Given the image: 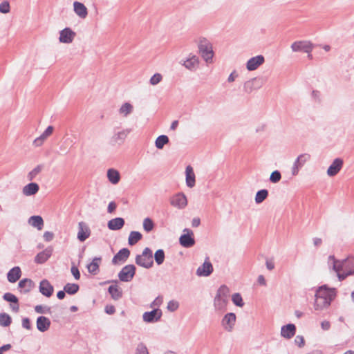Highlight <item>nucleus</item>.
<instances>
[{"instance_id":"f257e3e1","label":"nucleus","mask_w":354,"mask_h":354,"mask_svg":"<svg viewBox=\"0 0 354 354\" xmlns=\"http://www.w3.org/2000/svg\"><path fill=\"white\" fill-rule=\"evenodd\" d=\"M328 265L334 271H342L351 275L354 274V258L348 257L342 261L335 259L333 255L328 257Z\"/></svg>"},{"instance_id":"f03ea898","label":"nucleus","mask_w":354,"mask_h":354,"mask_svg":"<svg viewBox=\"0 0 354 354\" xmlns=\"http://www.w3.org/2000/svg\"><path fill=\"white\" fill-rule=\"evenodd\" d=\"M230 289L225 285L221 286L214 299V307L216 311L223 312L226 310L229 301Z\"/></svg>"},{"instance_id":"7ed1b4c3","label":"nucleus","mask_w":354,"mask_h":354,"mask_svg":"<svg viewBox=\"0 0 354 354\" xmlns=\"http://www.w3.org/2000/svg\"><path fill=\"white\" fill-rule=\"evenodd\" d=\"M198 50L202 57L207 63H211L214 56L212 45L211 42L205 37H201L198 40Z\"/></svg>"},{"instance_id":"20e7f679","label":"nucleus","mask_w":354,"mask_h":354,"mask_svg":"<svg viewBox=\"0 0 354 354\" xmlns=\"http://www.w3.org/2000/svg\"><path fill=\"white\" fill-rule=\"evenodd\" d=\"M136 263L147 269L151 268L153 265L152 250L145 248L141 254L136 256Z\"/></svg>"},{"instance_id":"39448f33","label":"nucleus","mask_w":354,"mask_h":354,"mask_svg":"<svg viewBox=\"0 0 354 354\" xmlns=\"http://www.w3.org/2000/svg\"><path fill=\"white\" fill-rule=\"evenodd\" d=\"M314 45L312 42L307 40H299L293 42L291 44V49L292 52H303L310 53L313 50Z\"/></svg>"},{"instance_id":"423d86ee","label":"nucleus","mask_w":354,"mask_h":354,"mask_svg":"<svg viewBox=\"0 0 354 354\" xmlns=\"http://www.w3.org/2000/svg\"><path fill=\"white\" fill-rule=\"evenodd\" d=\"M130 131L131 130L128 129H122L120 131L115 129L113 134L110 138V144L113 146L122 145Z\"/></svg>"},{"instance_id":"0eeeda50","label":"nucleus","mask_w":354,"mask_h":354,"mask_svg":"<svg viewBox=\"0 0 354 354\" xmlns=\"http://www.w3.org/2000/svg\"><path fill=\"white\" fill-rule=\"evenodd\" d=\"M136 273V267L132 264L127 265L122 268L118 273V278L121 281L129 282L132 280Z\"/></svg>"},{"instance_id":"6e6552de","label":"nucleus","mask_w":354,"mask_h":354,"mask_svg":"<svg viewBox=\"0 0 354 354\" xmlns=\"http://www.w3.org/2000/svg\"><path fill=\"white\" fill-rule=\"evenodd\" d=\"M310 159V155L305 153L300 154L295 160L292 168V175L295 176L299 174L300 169Z\"/></svg>"},{"instance_id":"1a4fd4ad","label":"nucleus","mask_w":354,"mask_h":354,"mask_svg":"<svg viewBox=\"0 0 354 354\" xmlns=\"http://www.w3.org/2000/svg\"><path fill=\"white\" fill-rule=\"evenodd\" d=\"M170 204L178 209H184L187 205V198L183 192L174 194L170 198Z\"/></svg>"},{"instance_id":"9d476101","label":"nucleus","mask_w":354,"mask_h":354,"mask_svg":"<svg viewBox=\"0 0 354 354\" xmlns=\"http://www.w3.org/2000/svg\"><path fill=\"white\" fill-rule=\"evenodd\" d=\"M185 234H182L179 238L180 244L184 248H191L195 244V240L193 237V232L187 228L183 230Z\"/></svg>"},{"instance_id":"9b49d317","label":"nucleus","mask_w":354,"mask_h":354,"mask_svg":"<svg viewBox=\"0 0 354 354\" xmlns=\"http://www.w3.org/2000/svg\"><path fill=\"white\" fill-rule=\"evenodd\" d=\"M236 320V315L234 313H228L224 315L221 320V326L227 332L233 330Z\"/></svg>"},{"instance_id":"f8f14e48","label":"nucleus","mask_w":354,"mask_h":354,"mask_svg":"<svg viewBox=\"0 0 354 354\" xmlns=\"http://www.w3.org/2000/svg\"><path fill=\"white\" fill-rule=\"evenodd\" d=\"M315 296L323 299H330L331 302L336 296V290L335 288H330L326 285H324L317 290Z\"/></svg>"},{"instance_id":"ddd939ff","label":"nucleus","mask_w":354,"mask_h":354,"mask_svg":"<svg viewBox=\"0 0 354 354\" xmlns=\"http://www.w3.org/2000/svg\"><path fill=\"white\" fill-rule=\"evenodd\" d=\"M265 62V57L262 55H259L249 59L245 64L246 68L249 71L257 70Z\"/></svg>"},{"instance_id":"4468645a","label":"nucleus","mask_w":354,"mask_h":354,"mask_svg":"<svg viewBox=\"0 0 354 354\" xmlns=\"http://www.w3.org/2000/svg\"><path fill=\"white\" fill-rule=\"evenodd\" d=\"M162 317V311L159 308L153 309L150 312H145L142 315L143 321L147 323H153L159 321Z\"/></svg>"},{"instance_id":"2eb2a0df","label":"nucleus","mask_w":354,"mask_h":354,"mask_svg":"<svg viewBox=\"0 0 354 354\" xmlns=\"http://www.w3.org/2000/svg\"><path fill=\"white\" fill-rule=\"evenodd\" d=\"M91 235V230L88 225L83 221H80L78 223V232H77V239L84 242L86 241Z\"/></svg>"},{"instance_id":"dca6fc26","label":"nucleus","mask_w":354,"mask_h":354,"mask_svg":"<svg viewBox=\"0 0 354 354\" xmlns=\"http://www.w3.org/2000/svg\"><path fill=\"white\" fill-rule=\"evenodd\" d=\"M75 35L76 33L70 28H65L59 32V41L61 43L71 44Z\"/></svg>"},{"instance_id":"f3484780","label":"nucleus","mask_w":354,"mask_h":354,"mask_svg":"<svg viewBox=\"0 0 354 354\" xmlns=\"http://www.w3.org/2000/svg\"><path fill=\"white\" fill-rule=\"evenodd\" d=\"M199 59L194 55H189V56L183 61L182 65L190 71H195L199 66Z\"/></svg>"},{"instance_id":"a211bd4d","label":"nucleus","mask_w":354,"mask_h":354,"mask_svg":"<svg viewBox=\"0 0 354 354\" xmlns=\"http://www.w3.org/2000/svg\"><path fill=\"white\" fill-rule=\"evenodd\" d=\"M343 164L344 162L342 159L339 158H335L328 168L327 175L330 177L336 176L342 169Z\"/></svg>"},{"instance_id":"6ab92c4d","label":"nucleus","mask_w":354,"mask_h":354,"mask_svg":"<svg viewBox=\"0 0 354 354\" xmlns=\"http://www.w3.org/2000/svg\"><path fill=\"white\" fill-rule=\"evenodd\" d=\"M262 83L260 80L254 77L246 81L243 84V90L247 93H250L254 90L259 89L261 87Z\"/></svg>"},{"instance_id":"aec40b11","label":"nucleus","mask_w":354,"mask_h":354,"mask_svg":"<svg viewBox=\"0 0 354 354\" xmlns=\"http://www.w3.org/2000/svg\"><path fill=\"white\" fill-rule=\"evenodd\" d=\"M130 255V251L128 248H122L113 257L112 263L114 265L124 263Z\"/></svg>"},{"instance_id":"412c9836","label":"nucleus","mask_w":354,"mask_h":354,"mask_svg":"<svg viewBox=\"0 0 354 354\" xmlns=\"http://www.w3.org/2000/svg\"><path fill=\"white\" fill-rule=\"evenodd\" d=\"M213 272V266L207 260L203 264L199 266L196 270V274L199 277H207Z\"/></svg>"},{"instance_id":"4be33fe9","label":"nucleus","mask_w":354,"mask_h":354,"mask_svg":"<svg viewBox=\"0 0 354 354\" xmlns=\"http://www.w3.org/2000/svg\"><path fill=\"white\" fill-rule=\"evenodd\" d=\"M73 11L80 19H84L88 15V9L84 3L75 1L73 2Z\"/></svg>"},{"instance_id":"5701e85b","label":"nucleus","mask_w":354,"mask_h":354,"mask_svg":"<svg viewBox=\"0 0 354 354\" xmlns=\"http://www.w3.org/2000/svg\"><path fill=\"white\" fill-rule=\"evenodd\" d=\"M39 292L44 296L50 297L53 293V286L47 279H43L39 283Z\"/></svg>"},{"instance_id":"b1692460","label":"nucleus","mask_w":354,"mask_h":354,"mask_svg":"<svg viewBox=\"0 0 354 354\" xmlns=\"http://www.w3.org/2000/svg\"><path fill=\"white\" fill-rule=\"evenodd\" d=\"M3 298L6 301L12 303L10 304V308L12 311L17 313L19 310V300L18 298L10 292H6L3 295Z\"/></svg>"},{"instance_id":"393cba45","label":"nucleus","mask_w":354,"mask_h":354,"mask_svg":"<svg viewBox=\"0 0 354 354\" xmlns=\"http://www.w3.org/2000/svg\"><path fill=\"white\" fill-rule=\"evenodd\" d=\"M330 299H323L315 296L314 308L315 310L322 311L330 306Z\"/></svg>"},{"instance_id":"a878e982","label":"nucleus","mask_w":354,"mask_h":354,"mask_svg":"<svg viewBox=\"0 0 354 354\" xmlns=\"http://www.w3.org/2000/svg\"><path fill=\"white\" fill-rule=\"evenodd\" d=\"M37 328L40 332H45L48 330L50 326V321L48 318L44 316H39L37 319Z\"/></svg>"},{"instance_id":"bb28decb","label":"nucleus","mask_w":354,"mask_h":354,"mask_svg":"<svg viewBox=\"0 0 354 354\" xmlns=\"http://www.w3.org/2000/svg\"><path fill=\"white\" fill-rule=\"evenodd\" d=\"M296 332V327L292 324H288L287 325L283 326L281 329V335L282 337L286 339L292 338Z\"/></svg>"},{"instance_id":"cd10ccee","label":"nucleus","mask_w":354,"mask_h":354,"mask_svg":"<svg viewBox=\"0 0 354 354\" xmlns=\"http://www.w3.org/2000/svg\"><path fill=\"white\" fill-rule=\"evenodd\" d=\"M53 252V249L51 248H47L42 252L38 253L35 258V261L37 263H45L51 256Z\"/></svg>"},{"instance_id":"c85d7f7f","label":"nucleus","mask_w":354,"mask_h":354,"mask_svg":"<svg viewBox=\"0 0 354 354\" xmlns=\"http://www.w3.org/2000/svg\"><path fill=\"white\" fill-rule=\"evenodd\" d=\"M53 127L48 126L40 136L35 139L33 144L36 147H39L42 145L44 142L47 139L48 137H49L53 133Z\"/></svg>"},{"instance_id":"c756f323","label":"nucleus","mask_w":354,"mask_h":354,"mask_svg":"<svg viewBox=\"0 0 354 354\" xmlns=\"http://www.w3.org/2000/svg\"><path fill=\"white\" fill-rule=\"evenodd\" d=\"M39 187L36 183H30L25 185L22 189V193L26 196L35 195L38 192Z\"/></svg>"},{"instance_id":"7c9ffc66","label":"nucleus","mask_w":354,"mask_h":354,"mask_svg":"<svg viewBox=\"0 0 354 354\" xmlns=\"http://www.w3.org/2000/svg\"><path fill=\"white\" fill-rule=\"evenodd\" d=\"M21 275V271L19 266H15L9 270L7 278L9 282L15 283L19 279Z\"/></svg>"},{"instance_id":"2f4dec72","label":"nucleus","mask_w":354,"mask_h":354,"mask_svg":"<svg viewBox=\"0 0 354 354\" xmlns=\"http://www.w3.org/2000/svg\"><path fill=\"white\" fill-rule=\"evenodd\" d=\"M124 225V220L122 218L118 217L109 221L107 223L108 228L111 230H119Z\"/></svg>"},{"instance_id":"473e14b6","label":"nucleus","mask_w":354,"mask_h":354,"mask_svg":"<svg viewBox=\"0 0 354 354\" xmlns=\"http://www.w3.org/2000/svg\"><path fill=\"white\" fill-rule=\"evenodd\" d=\"M185 174L186 185L188 187L192 188L195 185L196 180L193 168L190 165L186 167Z\"/></svg>"},{"instance_id":"72a5a7b5","label":"nucleus","mask_w":354,"mask_h":354,"mask_svg":"<svg viewBox=\"0 0 354 354\" xmlns=\"http://www.w3.org/2000/svg\"><path fill=\"white\" fill-rule=\"evenodd\" d=\"M28 224L41 230L44 226V221L40 216H32L28 218Z\"/></svg>"},{"instance_id":"f704fd0d","label":"nucleus","mask_w":354,"mask_h":354,"mask_svg":"<svg viewBox=\"0 0 354 354\" xmlns=\"http://www.w3.org/2000/svg\"><path fill=\"white\" fill-rule=\"evenodd\" d=\"M133 111V106L129 102L124 103L118 109L119 114L124 118H127Z\"/></svg>"},{"instance_id":"c9c22d12","label":"nucleus","mask_w":354,"mask_h":354,"mask_svg":"<svg viewBox=\"0 0 354 354\" xmlns=\"http://www.w3.org/2000/svg\"><path fill=\"white\" fill-rule=\"evenodd\" d=\"M107 178L110 183L113 185H116L120 180V175L117 170L114 169H109L107 171Z\"/></svg>"},{"instance_id":"e433bc0d","label":"nucleus","mask_w":354,"mask_h":354,"mask_svg":"<svg viewBox=\"0 0 354 354\" xmlns=\"http://www.w3.org/2000/svg\"><path fill=\"white\" fill-rule=\"evenodd\" d=\"M109 292L111 295V297L114 300H118L122 297V290L118 287L117 284L111 285L109 287Z\"/></svg>"},{"instance_id":"4c0bfd02","label":"nucleus","mask_w":354,"mask_h":354,"mask_svg":"<svg viewBox=\"0 0 354 354\" xmlns=\"http://www.w3.org/2000/svg\"><path fill=\"white\" fill-rule=\"evenodd\" d=\"M19 288L24 289V292H28L34 286L33 281L30 279H24L19 282Z\"/></svg>"},{"instance_id":"58836bf2","label":"nucleus","mask_w":354,"mask_h":354,"mask_svg":"<svg viewBox=\"0 0 354 354\" xmlns=\"http://www.w3.org/2000/svg\"><path fill=\"white\" fill-rule=\"evenodd\" d=\"M100 261H101L100 257H95L93 259L92 262H91L87 266L88 271L90 273L93 274H97V272L99 270V264H100Z\"/></svg>"},{"instance_id":"ea45409f","label":"nucleus","mask_w":354,"mask_h":354,"mask_svg":"<svg viewBox=\"0 0 354 354\" xmlns=\"http://www.w3.org/2000/svg\"><path fill=\"white\" fill-rule=\"evenodd\" d=\"M142 236L139 232L132 231L129 234L128 243L130 245H133L137 243L142 239Z\"/></svg>"},{"instance_id":"a19ab883","label":"nucleus","mask_w":354,"mask_h":354,"mask_svg":"<svg viewBox=\"0 0 354 354\" xmlns=\"http://www.w3.org/2000/svg\"><path fill=\"white\" fill-rule=\"evenodd\" d=\"M12 323L11 317L6 313H0V326L2 327H8Z\"/></svg>"},{"instance_id":"79ce46f5","label":"nucleus","mask_w":354,"mask_h":354,"mask_svg":"<svg viewBox=\"0 0 354 354\" xmlns=\"http://www.w3.org/2000/svg\"><path fill=\"white\" fill-rule=\"evenodd\" d=\"M169 142V140L167 136L161 135L156 138L155 141V145L157 149H162L164 145L167 144Z\"/></svg>"},{"instance_id":"37998d69","label":"nucleus","mask_w":354,"mask_h":354,"mask_svg":"<svg viewBox=\"0 0 354 354\" xmlns=\"http://www.w3.org/2000/svg\"><path fill=\"white\" fill-rule=\"evenodd\" d=\"M268 196V191L267 189H261L258 191L255 196V203L257 204L261 203Z\"/></svg>"},{"instance_id":"c03bdc74","label":"nucleus","mask_w":354,"mask_h":354,"mask_svg":"<svg viewBox=\"0 0 354 354\" xmlns=\"http://www.w3.org/2000/svg\"><path fill=\"white\" fill-rule=\"evenodd\" d=\"M79 285L77 283H66L64 287V291L69 295H74L79 290Z\"/></svg>"},{"instance_id":"a18cd8bd","label":"nucleus","mask_w":354,"mask_h":354,"mask_svg":"<svg viewBox=\"0 0 354 354\" xmlns=\"http://www.w3.org/2000/svg\"><path fill=\"white\" fill-rule=\"evenodd\" d=\"M165 255L162 249L158 250L154 254V259L157 265L160 266L165 261Z\"/></svg>"},{"instance_id":"49530a36","label":"nucleus","mask_w":354,"mask_h":354,"mask_svg":"<svg viewBox=\"0 0 354 354\" xmlns=\"http://www.w3.org/2000/svg\"><path fill=\"white\" fill-rule=\"evenodd\" d=\"M142 225H143L144 230L146 231L147 232H150L151 231L153 230V229L154 227V223H153L152 219H151L150 218H148V217L145 218L143 220Z\"/></svg>"},{"instance_id":"de8ad7c7","label":"nucleus","mask_w":354,"mask_h":354,"mask_svg":"<svg viewBox=\"0 0 354 354\" xmlns=\"http://www.w3.org/2000/svg\"><path fill=\"white\" fill-rule=\"evenodd\" d=\"M232 301L233 304L236 306L243 307L244 306L242 297L239 293L233 294L232 296Z\"/></svg>"},{"instance_id":"09e8293b","label":"nucleus","mask_w":354,"mask_h":354,"mask_svg":"<svg viewBox=\"0 0 354 354\" xmlns=\"http://www.w3.org/2000/svg\"><path fill=\"white\" fill-rule=\"evenodd\" d=\"M42 165H37L35 167L32 171H30L28 174V178L29 180H33L38 174L41 172L42 170Z\"/></svg>"},{"instance_id":"8fccbe9b","label":"nucleus","mask_w":354,"mask_h":354,"mask_svg":"<svg viewBox=\"0 0 354 354\" xmlns=\"http://www.w3.org/2000/svg\"><path fill=\"white\" fill-rule=\"evenodd\" d=\"M281 178V173L278 170L272 171L270 176V180L272 183H277L280 181Z\"/></svg>"},{"instance_id":"3c124183","label":"nucleus","mask_w":354,"mask_h":354,"mask_svg":"<svg viewBox=\"0 0 354 354\" xmlns=\"http://www.w3.org/2000/svg\"><path fill=\"white\" fill-rule=\"evenodd\" d=\"M10 11V3L8 1H3L0 3V12L7 14Z\"/></svg>"},{"instance_id":"603ef678","label":"nucleus","mask_w":354,"mask_h":354,"mask_svg":"<svg viewBox=\"0 0 354 354\" xmlns=\"http://www.w3.org/2000/svg\"><path fill=\"white\" fill-rule=\"evenodd\" d=\"M136 354H149L147 346L142 342L138 344L136 349Z\"/></svg>"},{"instance_id":"864d4df0","label":"nucleus","mask_w":354,"mask_h":354,"mask_svg":"<svg viewBox=\"0 0 354 354\" xmlns=\"http://www.w3.org/2000/svg\"><path fill=\"white\" fill-rule=\"evenodd\" d=\"M179 307V303L175 300H171L167 303V308L170 312L176 311Z\"/></svg>"},{"instance_id":"5fc2aeb1","label":"nucleus","mask_w":354,"mask_h":354,"mask_svg":"<svg viewBox=\"0 0 354 354\" xmlns=\"http://www.w3.org/2000/svg\"><path fill=\"white\" fill-rule=\"evenodd\" d=\"M162 76L160 73L154 74L150 79V84L151 85H156L161 82Z\"/></svg>"},{"instance_id":"6e6d98bb","label":"nucleus","mask_w":354,"mask_h":354,"mask_svg":"<svg viewBox=\"0 0 354 354\" xmlns=\"http://www.w3.org/2000/svg\"><path fill=\"white\" fill-rule=\"evenodd\" d=\"M35 310L37 313L44 314V313H46L47 312L50 311V308L44 307L41 305H37L35 307Z\"/></svg>"},{"instance_id":"4d7b16f0","label":"nucleus","mask_w":354,"mask_h":354,"mask_svg":"<svg viewBox=\"0 0 354 354\" xmlns=\"http://www.w3.org/2000/svg\"><path fill=\"white\" fill-rule=\"evenodd\" d=\"M71 273L73 275L74 278L76 280H79L80 278V273L78 268L76 266H73L71 267Z\"/></svg>"},{"instance_id":"13d9d810","label":"nucleus","mask_w":354,"mask_h":354,"mask_svg":"<svg viewBox=\"0 0 354 354\" xmlns=\"http://www.w3.org/2000/svg\"><path fill=\"white\" fill-rule=\"evenodd\" d=\"M337 273V276L339 281L344 280L348 276H350V274H347L345 272L342 271H335Z\"/></svg>"},{"instance_id":"bf43d9fd","label":"nucleus","mask_w":354,"mask_h":354,"mask_svg":"<svg viewBox=\"0 0 354 354\" xmlns=\"http://www.w3.org/2000/svg\"><path fill=\"white\" fill-rule=\"evenodd\" d=\"M22 326L27 330L31 329L30 322L28 317H25L22 319Z\"/></svg>"},{"instance_id":"052dcab7","label":"nucleus","mask_w":354,"mask_h":354,"mask_svg":"<svg viewBox=\"0 0 354 354\" xmlns=\"http://www.w3.org/2000/svg\"><path fill=\"white\" fill-rule=\"evenodd\" d=\"M295 342L300 348L304 346V339L302 336L297 335L295 337Z\"/></svg>"},{"instance_id":"680f3d73","label":"nucleus","mask_w":354,"mask_h":354,"mask_svg":"<svg viewBox=\"0 0 354 354\" xmlns=\"http://www.w3.org/2000/svg\"><path fill=\"white\" fill-rule=\"evenodd\" d=\"M44 239L46 241H50L54 237V234L51 232L46 231L44 233Z\"/></svg>"},{"instance_id":"e2e57ef3","label":"nucleus","mask_w":354,"mask_h":354,"mask_svg":"<svg viewBox=\"0 0 354 354\" xmlns=\"http://www.w3.org/2000/svg\"><path fill=\"white\" fill-rule=\"evenodd\" d=\"M266 266L268 270H272L274 268V263L273 259H267Z\"/></svg>"},{"instance_id":"0e129e2a","label":"nucleus","mask_w":354,"mask_h":354,"mask_svg":"<svg viewBox=\"0 0 354 354\" xmlns=\"http://www.w3.org/2000/svg\"><path fill=\"white\" fill-rule=\"evenodd\" d=\"M312 97L314 100L319 102L321 100V93L319 91L314 90L312 92Z\"/></svg>"},{"instance_id":"69168bd1","label":"nucleus","mask_w":354,"mask_h":354,"mask_svg":"<svg viewBox=\"0 0 354 354\" xmlns=\"http://www.w3.org/2000/svg\"><path fill=\"white\" fill-rule=\"evenodd\" d=\"M162 302V298L161 297H156L151 304V307L160 306Z\"/></svg>"},{"instance_id":"338daca9","label":"nucleus","mask_w":354,"mask_h":354,"mask_svg":"<svg viewBox=\"0 0 354 354\" xmlns=\"http://www.w3.org/2000/svg\"><path fill=\"white\" fill-rule=\"evenodd\" d=\"M116 203L113 201H111L109 203L108 205V207H107V212L109 213H112L115 211V209H116Z\"/></svg>"},{"instance_id":"774afa93","label":"nucleus","mask_w":354,"mask_h":354,"mask_svg":"<svg viewBox=\"0 0 354 354\" xmlns=\"http://www.w3.org/2000/svg\"><path fill=\"white\" fill-rule=\"evenodd\" d=\"M321 327L324 330H328L330 328V323L328 321L324 320L321 322Z\"/></svg>"}]
</instances>
